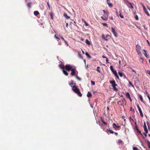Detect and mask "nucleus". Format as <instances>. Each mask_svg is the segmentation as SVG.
Returning a JSON list of instances; mask_svg holds the SVG:
<instances>
[{
  "label": "nucleus",
  "instance_id": "53",
  "mask_svg": "<svg viewBox=\"0 0 150 150\" xmlns=\"http://www.w3.org/2000/svg\"><path fill=\"white\" fill-rule=\"evenodd\" d=\"M102 57L103 58H106H106H107L106 57L104 56V55H103L102 56Z\"/></svg>",
  "mask_w": 150,
  "mask_h": 150
},
{
  "label": "nucleus",
  "instance_id": "17",
  "mask_svg": "<svg viewBox=\"0 0 150 150\" xmlns=\"http://www.w3.org/2000/svg\"><path fill=\"white\" fill-rule=\"evenodd\" d=\"M122 11L121 10H120L119 11V16L121 18H124V16H123L122 14Z\"/></svg>",
  "mask_w": 150,
  "mask_h": 150
},
{
  "label": "nucleus",
  "instance_id": "4",
  "mask_svg": "<svg viewBox=\"0 0 150 150\" xmlns=\"http://www.w3.org/2000/svg\"><path fill=\"white\" fill-rule=\"evenodd\" d=\"M125 4H127V6L129 7L132 9H134V7L133 6V5H134V4L133 3H131V2H129L128 1L126 0V2L125 3Z\"/></svg>",
  "mask_w": 150,
  "mask_h": 150
},
{
  "label": "nucleus",
  "instance_id": "46",
  "mask_svg": "<svg viewBox=\"0 0 150 150\" xmlns=\"http://www.w3.org/2000/svg\"><path fill=\"white\" fill-rule=\"evenodd\" d=\"M102 24H103V25H105V26H106L107 27H108L107 24L106 23H102Z\"/></svg>",
  "mask_w": 150,
  "mask_h": 150
},
{
  "label": "nucleus",
  "instance_id": "50",
  "mask_svg": "<svg viewBox=\"0 0 150 150\" xmlns=\"http://www.w3.org/2000/svg\"><path fill=\"white\" fill-rule=\"evenodd\" d=\"M84 23L86 24V26H88V24L87 23L86 21H85L84 22Z\"/></svg>",
  "mask_w": 150,
  "mask_h": 150
},
{
  "label": "nucleus",
  "instance_id": "16",
  "mask_svg": "<svg viewBox=\"0 0 150 150\" xmlns=\"http://www.w3.org/2000/svg\"><path fill=\"white\" fill-rule=\"evenodd\" d=\"M113 74H114V75L117 77V78L118 79H119V76H118L117 73V71H112Z\"/></svg>",
  "mask_w": 150,
  "mask_h": 150
},
{
  "label": "nucleus",
  "instance_id": "25",
  "mask_svg": "<svg viewBox=\"0 0 150 150\" xmlns=\"http://www.w3.org/2000/svg\"><path fill=\"white\" fill-rule=\"evenodd\" d=\"M139 98H140V100H141L142 102H143V98H142V96L139 95Z\"/></svg>",
  "mask_w": 150,
  "mask_h": 150
},
{
  "label": "nucleus",
  "instance_id": "3",
  "mask_svg": "<svg viewBox=\"0 0 150 150\" xmlns=\"http://www.w3.org/2000/svg\"><path fill=\"white\" fill-rule=\"evenodd\" d=\"M103 11L104 13V16H105V18L101 16V18L103 20L107 21L108 20V14L107 13H106V11L104 10H103Z\"/></svg>",
  "mask_w": 150,
  "mask_h": 150
},
{
  "label": "nucleus",
  "instance_id": "28",
  "mask_svg": "<svg viewBox=\"0 0 150 150\" xmlns=\"http://www.w3.org/2000/svg\"><path fill=\"white\" fill-rule=\"evenodd\" d=\"M116 86H112V87L113 88V90H115V91H117V88L116 87Z\"/></svg>",
  "mask_w": 150,
  "mask_h": 150
},
{
  "label": "nucleus",
  "instance_id": "7",
  "mask_svg": "<svg viewBox=\"0 0 150 150\" xmlns=\"http://www.w3.org/2000/svg\"><path fill=\"white\" fill-rule=\"evenodd\" d=\"M71 72L70 74L71 76H76V68L75 67H74L71 70Z\"/></svg>",
  "mask_w": 150,
  "mask_h": 150
},
{
  "label": "nucleus",
  "instance_id": "9",
  "mask_svg": "<svg viewBox=\"0 0 150 150\" xmlns=\"http://www.w3.org/2000/svg\"><path fill=\"white\" fill-rule=\"evenodd\" d=\"M144 131H145V133H146L145 136H146V134L148 133V131L147 129V127H146L145 122H144Z\"/></svg>",
  "mask_w": 150,
  "mask_h": 150
},
{
  "label": "nucleus",
  "instance_id": "30",
  "mask_svg": "<svg viewBox=\"0 0 150 150\" xmlns=\"http://www.w3.org/2000/svg\"><path fill=\"white\" fill-rule=\"evenodd\" d=\"M73 81L72 80H71L70 82L69 83V85L71 86L73 84Z\"/></svg>",
  "mask_w": 150,
  "mask_h": 150
},
{
  "label": "nucleus",
  "instance_id": "26",
  "mask_svg": "<svg viewBox=\"0 0 150 150\" xmlns=\"http://www.w3.org/2000/svg\"><path fill=\"white\" fill-rule=\"evenodd\" d=\"M50 14L51 16V19H53V13L52 12H51L50 13Z\"/></svg>",
  "mask_w": 150,
  "mask_h": 150
},
{
  "label": "nucleus",
  "instance_id": "57",
  "mask_svg": "<svg viewBox=\"0 0 150 150\" xmlns=\"http://www.w3.org/2000/svg\"><path fill=\"white\" fill-rule=\"evenodd\" d=\"M116 127L117 128H119L120 127V126H116Z\"/></svg>",
  "mask_w": 150,
  "mask_h": 150
},
{
  "label": "nucleus",
  "instance_id": "64",
  "mask_svg": "<svg viewBox=\"0 0 150 150\" xmlns=\"http://www.w3.org/2000/svg\"><path fill=\"white\" fill-rule=\"evenodd\" d=\"M146 123H147V124L148 125H149V122H148L147 121V122H146Z\"/></svg>",
  "mask_w": 150,
  "mask_h": 150
},
{
  "label": "nucleus",
  "instance_id": "1",
  "mask_svg": "<svg viewBox=\"0 0 150 150\" xmlns=\"http://www.w3.org/2000/svg\"><path fill=\"white\" fill-rule=\"evenodd\" d=\"M72 90L75 93L78 94V95L80 97L82 96V94L81 93L79 90L76 86H72Z\"/></svg>",
  "mask_w": 150,
  "mask_h": 150
},
{
  "label": "nucleus",
  "instance_id": "39",
  "mask_svg": "<svg viewBox=\"0 0 150 150\" xmlns=\"http://www.w3.org/2000/svg\"><path fill=\"white\" fill-rule=\"evenodd\" d=\"M136 130H137V132L138 133H139V134H141V132H140V131L139 130V129H138V128H136Z\"/></svg>",
  "mask_w": 150,
  "mask_h": 150
},
{
  "label": "nucleus",
  "instance_id": "51",
  "mask_svg": "<svg viewBox=\"0 0 150 150\" xmlns=\"http://www.w3.org/2000/svg\"><path fill=\"white\" fill-rule=\"evenodd\" d=\"M56 39H57V41H59V40H60L59 38L58 37H57V38H56Z\"/></svg>",
  "mask_w": 150,
  "mask_h": 150
},
{
  "label": "nucleus",
  "instance_id": "33",
  "mask_svg": "<svg viewBox=\"0 0 150 150\" xmlns=\"http://www.w3.org/2000/svg\"><path fill=\"white\" fill-rule=\"evenodd\" d=\"M107 130L109 132H110V133H114V132H113V131H112V130H110V129H107Z\"/></svg>",
  "mask_w": 150,
  "mask_h": 150
},
{
  "label": "nucleus",
  "instance_id": "34",
  "mask_svg": "<svg viewBox=\"0 0 150 150\" xmlns=\"http://www.w3.org/2000/svg\"><path fill=\"white\" fill-rule=\"evenodd\" d=\"M47 5H48V8H47V9L48 10L49 9H50V4H49V3L48 2H47Z\"/></svg>",
  "mask_w": 150,
  "mask_h": 150
},
{
  "label": "nucleus",
  "instance_id": "5",
  "mask_svg": "<svg viewBox=\"0 0 150 150\" xmlns=\"http://www.w3.org/2000/svg\"><path fill=\"white\" fill-rule=\"evenodd\" d=\"M74 67V66L69 64L66 65L65 66V68L66 70L67 71H69L72 69Z\"/></svg>",
  "mask_w": 150,
  "mask_h": 150
},
{
  "label": "nucleus",
  "instance_id": "49",
  "mask_svg": "<svg viewBox=\"0 0 150 150\" xmlns=\"http://www.w3.org/2000/svg\"><path fill=\"white\" fill-rule=\"evenodd\" d=\"M131 111H132L133 112H134V109L132 108H131L130 109Z\"/></svg>",
  "mask_w": 150,
  "mask_h": 150
},
{
  "label": "nucleus",
  "instance_id": "19",
  "mask_svg": "<svg viewBox=\"0 0 150 150\" xmlns=\"http://www.w3.org/2000/svg\"><path fill=\"white\" fill-rule=\"evenodd\" d=\"M85 42L88 45H91L90 42L88 39H86V40Z\"/></svg>",
  "mask_w": 150,
  "mask_h": 150
},
{
  "label": "nucleus",
  "instance_id": "12",
  "mask_svg": "<svg viewBox=\"0 0 150 150\" xmlns=\"http://www.w3.org/2000/svg\"><path fill=\"white\" fill-rule=\"evenodd\" d=\"M110 36L107 35L106 36V37L105 38L104 36L103 35H102V37L104 39V40L106 41H107L110 38Z\"/></svg>",
  "mask_w": 150,
  "mask_h": 150
},
{
  "label": "nucleus",
  "instance_id": "18",
  "mask_svg": "<svg viewBox=\"0 0 150 150\" xmlns=\"http://www.w3.org/2000/svg\"><path fill=\"white\" fill-rule=\"evenodd\" d=\"M126 95L127 98H130V96L129 93L128 92L126 93Z\"/></svg>",
  "mask_w": 150,
  "mask_h": 150
},
{
  "label": "nucleus",
  "instance_id": "47",
  "mask_svg": "<svg viewBox=\"0 0 150 150\" xmlns=\"http://www.w3.org/2000/svg\"><path fill=\"white\" fill-rule=\"evenodd\" d=\"M129 119L130 121H134V120L133 119H132L131 117H129Z\"/></svg>",
  "mask_w": 150,
  "mask_h": 150
},
{
  "label": "nucleus",
  "instance_id": "36",
  "mask_svg": "<svg viewBox=\"0 0 150 150\" xmlns=\"http://www.w3.org/2000/svg\"><path fill=\"white\" fill-rule=\"evenodd\" d=\"M75 76L76 77L77 79H78L79 80H81V79L77 75H76Z\"/></svg>",
  "mask_w": 150,
  "mask_h": 150
},
{
  "label": "nucleus",
  "instance_id": "48",
  "mask_svg": "<svg viewBox=\"0 0 150 150\" xmlns=\"http://www.w3.org/2000/svg\"><path fill=\"white\" fill-rule=\"evenodd\" d=\"M147 73L149 75H150V71L149 70H147Z\"/></svg>",
  "mask_w": 150,
  "mask_h": 150
},
{
  "label": "nucleus",
  "instance_id": "15",
  "mask_svg": "<svg viewBox=\"0 0 150 150\" xmlns=\"http://www.w3.org/2000/svg\"><path fill=\"white\" fill-rule=\"evenodd\" d=\"M107 3L108 4L109 6L112 7V3L110 2L109 0H107Z\"/></svg>",
  "mask_w": 150,
  "mask_h": 150
},
{
  "label": "nucleus",
  "instance_id": "10",
  "mask_svg": "<svg viewBox=\"0 0 150 150\" xmlns=\"http://www.w3.org/2000/svg\"><path fill=\"white\" fill-rule=\"evenodd\" d=\"M111 31L114 34V36L116 37H117V33L115 31V30L114 28H111Z\"/></svg>",
  "mask_w": 150,
  "mask_h": 150
},
{
  "label": "nucleus",
  "instance_id": "14",
  "mask_svg": "<svg viewBox=\"0 0 150 150\" xmlns=\"http://www.w3.org/2000/svg\"><path fill=\"white\" fill-rule=\"evenodd\" d=\"M143 51L144 52V54L145 56L147 58H149V55L147 54V52L144 49Z\"/></svg>",
  "mask_w": 150,
  "mask_h": 150
},
{
  "label": "nucleus",
  "instance_id": "23",
  "mask_svg": "<svg viewBox=\"0 0 150 150\" xmlns=\"http://www.w3.org/2000/svg\"><path fill=\"white\" fill-rule=\"evenodd\" d=\"M85 54L86 56L89 58H91V57L89 55V54L87 52H86Z\"/></svg>",
  "mask_w": 150,
  "mask_h": 150
},
{
  "label": "nucleus",
  "instance_id": "42",
  "mask_svg": "<svg viewBox=\"0 0 150 150\" xmlns=\"http://www.w3.org/2000/svg\"><path fill=\"white\" fill-rule=\"evenodd\" d=\"M115 10L116 11V15L117 16H119V14H118V12L117 11V9H116V8H115Z\"/></svg>",
  "mask_w": 150,
  "mask_h": 150
},
{
  "label": "nucleus",
  "instance_id": "22",
  "mask_svg": "<svg viewBox=\"0 0 150 150\" xmlns=\"http://www.w3.org/2000/svg\"><path fill=\"white\" fill-rule=\"evenodd\" d=\"M39 14V13L38 11H35L34 12V14L35 16H37Z\"/></svg>",
  "mask_w": 150,
  "mask_h": 150
},
{
  "label": "nucleus",
  "instance_id": "38",
  "mask_svg": "<svg viewBox=\"0 0 150 150\" xmlns=\"http://www.w3.org/2000/svg\"><path fill=\"white\" fill-rule=\"evenodd\" d=\"M118 143L119 144H122L123 143V141L121 140H119L118 141Z\"/></svg>",
  "mask_w": 150,
  "mask_h": 150
},
{
  "label": "nucleus",
  "instance_id": "56",
  "mask_svg": "<svg viewBox=\"0 0 150 150\" xmlns=\"http://www.w3.org/2000/svg\"><path fill=\"white\" fill-rule=\"evenodd\" d=\"M68 23H66V27H68Z\"/></svg>",
  "mask_w": 150,
  "mask_h": 150
},
{
  "label": "nucleus",
  "instance_id": "43",
  "mask_svg": "<svg viewBox=\"0 0 150 150\" xmlns=\"http://www.w3.org/2000/svg\"><path fill=\"white\" fill-rule=\"evenodd\" d=\"M129 84L130 85H131L132 87H134V86H133V85H132V84L131 82L130 81H129Z\"/></svg>",
  "mask_w": 150,
  "mask_h": 150
},
{
  "label": "nucleus",
  "instance_id": "62",
  "mask_svg": "<svg viewBox=\"0 0 150 150\" xmlns=\"http://www.w3.org/2000/svg\"><path fill=\"white\" fill-rule=\"evenodd\" d=\"M147 42H148V44H149V45H150V43L149 42V41L147 40Z\"/></svg>",
  "mask_w": 150,
  "mask_h": 150
},
{
  "label": "nucleus",
  "instance_id": "2",
  "mask_svg": "<svg viewBox=\"0 0 150 150\" xmlns=\"http://www.w3.org/2000/svg\"><path fill=\"white\" fill-rule=\"evenodd\" d=\"M136 49L138 55L140 56H142V54L141 53V52L140 51V50L141 49V47L139 45H136Z\"/></svg>",
  "mask_w": 150,
  "mask_h": 150
},
{
  "label": "nucleus",
  "instance_id": "11",
  "mask_svg": "<svg viewBox=\"0 0 150 150\" xmlns=\"http://www.w3.org/2000/svg\"><path fill=\"white\" fill-rule=\"evenodd\" d=\"M142 6L143 7V10L145 13L148 16H149V14L145 8L144 6L142 4Z\"/></svg>",
  "mask_w": 150,
  "mask_h": 150
},
{
  "label": "nucleus",
  "instance_id": "63",
  "mask_svg": "<svg viewBox=\"0 0 150 150\" xmlns=\"http://www.w3.org/2000/svg\"><path fill=\"white\" fill-rule=\"evenodd\" d=\"M54 37L56 39V38H57V36H56V35H54Z\"/></svg>",
  "mask_w": 150,
  "mask_h": 150
},
{
  "label": "nucleus",
  "instance_id": "58",
  "mask_svg": "<svg viewBox=\"0 0 150 150\" xmlns=\"http://www.w3.org/2000/svg\"><path fill=\"white\" fill-rule=\"evenodd\" d=\"M115 133V134H116V135H117L118 134V133L117 132H114V133Z\"/></svg>",
  "mask_w": 150,
  "mask_h": 150
},
{
  "label": "nucleus",
  "instance_id": "40",
  "mask_svg": "<svg viewBox=\"0 0 150 150\" xmlns=\"http://www.w3.org/2000/svg\"><path fill=\"white\" fill-rule=\"evenodd\" d=\"M135 19L136 20H138V16L137 15H136L135 16Z\"/></svg>",
  "mask_w": 150,
  "mask_h": 150
},
{
  "label": "nucleus",
  "instance_id": "44",
  "mask_svg": "<svg viewBox=\"0 0 150 150\" xmlns=\"http://www.w3.org/2000/svg\"><path fill=\"white\" fill-rule=\"evenodd\" d=\"M91 83L92 85H95V83L94 81H91Z\"/></svg>",
  "mask_w": 150,
  "mask_h": 150
},
{
  "label": "nucleus",
  "instance_id": "41",
  "mask_svg": "<svg viewBox=\"0 0 150 150\" xmlns=\"http://www.w3.org/2000/svg\"><path fill=\"white\" fill-rule=\"evenodd\" d=\"M116 126V124L115 123L113 124L112 126L113 127V128H114L115 129V127Z\"/></svg>",
  "mask_w": 150,
  "mask_h": 150
},
{
  "label": "nucleus",
  "instance_id": "13",
  "mask_svg": "<svg viewBox=\"0 0 150 150\" xmlns=\"http://www.w3.org/2000/svg\"><path fill=\"white\" fill-rule=\"evenodd\" d=\"M110 83L112 84V86H116L117 84H116L115 82V81H110Z\"/></svg>",
  "mask_w": 150,
  "mask_h": 150
},
{
  "label": "nucleus",
  "instance_id": "8",
  "mask_svg": "<svg viewBox=\"0 0 150 150\" xmlns=\"http://www.w3.org/2000/svg\"><path fill=\"white\" fill-rule=\"evenodd\" d=\"M137 108H138V110H139V112L140 114V116L142 117H143V116H144L143 114V113L142 112V110H141V109L140 108V107L139 106L138 104H137Z\"/></svg>",
  "mask_w": 150,
  "mask_h": 150
},
{
  "label": "nucleus",
  "instance_id": "37",
  "mask_svg": "<svg viewBox=\"0 0 150 150\" xmlns=\"http://www.w3.org/2000/svg\"><path fill=\"white\" fill-rule=\"evenodd\" d=\"M100 67H97V71L98 72H99V73H100V70L99 69V68H100Z\"/></svg>",
  "mask_w": 150,
  "mask_h": 150
},
{
  "label": "nucleus",
  "instance_id": "24",
  "mask_svg": "<svg viewBox=\"0 0 150 150\" xmlns=\"http://www.w3.org/2000/svg\"><path fill=\"white\" fill-rule=\"evenodd\" d=\"M118 74L121 77H122L124 75V74L123 73L120 72H118Z\"/></svg>",
  "mask_w": 150,
  "mask_h": 150
},
{
  "label": "nucleus",
  "instance_id": "55",
  "mask_svg": "<svg viewBox=\"0 0 150 150\" xmlns=\"http://www.w3.org/2000/svg\"><path fill=\"white\" fill-rule=\"evenodd\" d=\"M109 18L111 20H112L113 17H109Z\"/></svg>",
  "mask_w": 150,
  "mask_h": 150
},
{
  "label": "nucleus",
  "instance_id": "61",
  "mask_svg": "<svg viewBox=\"0 0 150 150\" xmlns=\"http://www.w3.org/2000/svg\"><path fill=\"white\" fill-rule=\"evenodd\" d=\"M83 61L84 62L85 64H86V60H85V59H84V60Z\"/></svg>",
  "mask_w": 150,
  "mask_h": 150
},
{
  "label": "nucleus",
  "instance_id": "59",
  "mask_svg": "<svg viewBox=\"0 0 150 150\" xmlns=\"http://www.w3.org/2000/svg\"><path fill=\"white\" fill-rule=\"evenodd\" d=\"M147 96L148 97V98H150V97L149 96V94H148L147 95Z\"/></svg>",
  "mask_w": 150,
  "mask_h": 150
},
{
  "label": "nucleus",
  "instance_id": "6",
  "mask_svg": "<svg viewBox=\"0 0 150 150\" xmlns=\"http://www.w3.org/2000/svg\"><path fill=\"white\" fill-rule=\"evenodd\" d=\"M59 66L60 67V68L62 69V71L64 74L66 76H67L68 75V74L66 71L65 70L64 66L62 64H60L59 65Z\"/></svg>",
  "mask_w": 150,
  "mask_h": 150
},
{
  "label": "nucleus",
  "instance_id": "54",
  "mask_svg": "<svg viewBox=\"0 0 150 150\" xmlns=\"http://www.w3.org/2000/svg\"><path fill=\"white\" fill-rule=\"evenodd\" d=\"M106 63H107L108 62V59L107 58H106Z\"/></svg>",
  "mask_w": 150,
  "mask_h": 150
},
{
  "label": "nucleus",
  "instance_id": "60",
  "mask_svg": "<svg viewBox=\"0 0 150 150\" xmlns=\"http://www.w3.org/2000/svg\"><path fill=\"white\" fill-rule=\"evenodd\" d=\"M129 100H130V101H131H131H132V99H131V97H130V98H129Z\"/></svg>",
  "mask_w": 150,
  "mask_h": 150
},
{
  "label": "nucleus",
  "instance_id": "45",
  "mask_svg": "<svg viewBox=\"0 0 150 150\" xmlns=\"http://www.w3.org/2000/svg\"><path fill=\"white\" fill-rule=\"evenodd\" d=\"M78 56L79 57L82 59V56L81 55V54L79 53L78 54Z\"/></svg>",
  "mask_w": 150,
  "mask_h": 150
},
{
  "label": "nucleus",
  "instance_id": "27",
  "mask_svg": "<svg viewBox=\"0 0 150 150\" xmlns=\"http://www.w3.org/2000/svg\"><path fill=\"white\" fill-rule=\"evenodd\" d=\"M147 142L148 146L149 148L150 149V142L148 140L147 141Z\"/></svg>",
  "mask_w": 150,
  "mask_h": 150
},
{
  "label": "nucleus",
  "instance_id": "32",
  "mask_svg": "<svg viewBox=\"0 0 150 150\" xmlns=\"http://www.w3.org/2000/svg\"><path fill=\"white\" fill-rule=\"evenodd\" d=\"M31 3L29 2L27 4V6L29 8H30L31 7Z\"/></svg>",
  "mask_w": 150,
  "mask_h": 150
},
{
  "label": "nucleus",
  "instance_id": "35",
  "mask_svg": "<svg viewBox=\"0 0 150 150\" xmlns=\"http://www.w3.org/2000/svg\"><path fill=\"white\" fill-rule=\"evenodd\" d=\"M110 70L112 71V72L114 71L113 69V67L112 66H110Z\"/></svg>",
  "mask_w": 150,
  "mask_h": 150
},
{
  "label": "nucleus",
  "instance_id": "20",
  "mask_svg": "<svg viewBox=\"0 0 150 150\" xmlns=\"http://www.w3.org/2000/svg\"><path fill=\"white\" fill-rule=\"evenodd\" d=\"M64 16L67 19H68L70 18L69 16H67V14L66 13H64Z\"/></svg>",
  "mask_w": 150,
  "mask_h": 150
},
{
  "label": "nucleus",
  "instance_id": "21",
  "mask_svg": "<svg viewBox=\"0 0 150 150\" xmlns=\"http://www.w3.org/2000/svg\"><path fill=\"white\" fill-rule=\"evenodd\" d=\"M91 96H92V94H91V93L90 92H88V93L87 94V96L88 97H91Z\"/></svg>",
  "mask_w": 150,
  "mask_h": 150
},
{
  "label": "nucleus",
  "instance_id": "29",
  "mask_svg": "<svg viewBox=\"0 0 150 150\" xmlns=\"http://www.w3.org/2000/svg\"><path fill=\"white\" fill-rule=\"evenodd\" d=\"M59 37L63 40L65 42H66V41L64 38L61 36L60 35H59Z\"/></svg>",
  "mask_w": 150,
  "mask_h": 150
},
{
  "label": "nucleus",
  "instance_id": "31",
  "mask_svg": "<svg viewBox=\"0 0 150 150\" xmlns=\"http://www.w3.org/2000/svg\"><path fill=\"white\" fill-rule=\"evenodd\" d=\"M133 150H139L137 147L134 146H133Z\"/></svg>",
  "mask_w": 150,
  "mask_h": 150
},
{
  "label": "nucleus",
  "instance_id": "52",
  "mask_svg": "<svg viewBox=\"0 0 150 150\" xmlns=\"http://www.w3.org/2000/svg\"><path fill=\"white\" fill-rule=\"evenodd\" d=\"M102 121L103 122V124H105V125H106L107 124V123H106L105 122H104V121H103V120H102Z\"/></svg>",
  "mask_w": 150,
  "mask_h": 150
}]
</instances>
